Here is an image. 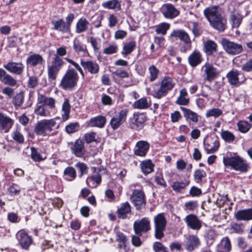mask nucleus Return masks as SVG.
Instances as JSON below:
<instances>
[{
	"instance_id": "obj_1",
	"label": "nucleus",
	"mask_w": 252,
	"mask_h": 252,
	"mask_svg": "<svg viewBox=\"0 0 252 252\" xmlns=\"http://www.w3.org/2000/svg\"><path fill=\"white\" fill-rule=\"evenodd\" d=\"M204 14L211 26L219 32H223L227 28V19L222 8L212 5L204 10Z\"/></svg>"
},
{
	"instance_id": "obj_2",
	"label": "nucleus",
	"mask_w": 252,
	"mask_h": 252,
	"mask_svg": "<svg viewBox=\"0 0 252 252\" xmlns=\"http://www.w3.org/2000/svg\"><path fill=\"white\" fill-rule=\"evenodd\" d=\"M55 99L52 97H47L42 94H38L37 98V105L34 110L36 115L42 117H48L50 115L49 108L53 109L55 108Z\"/></svg>"
},
{
	"instance_id": "obj_3",
	"label": "nucleus",
	"mask_w": 252,
	"mask_h": 252,
	"mask_svg": "<svg viewBox=\"0 0 252 252\" xmlns=\"http://www.w3.org/2000/svg\"><path fill=\"white\" fill-rule=\"evenodd\" d=\"M77 72L73 68H69L63 77L60 86L65 90H71L77 84L78 81Z\"/></svg>"
},
{
	"instance_id": "obj_4",
	"label": "nucleus",
	"mask_w": 252,
	"mask_h": 252,
	"mask_svg": "<svg viewBox=\"0 0 252 252\" xmlns=\"http://www.w3.org/2000/svg\"><path fill=\"white\" fill-rule=\"evenodd\" d=\"M223 162L226 166H231L236 171L241 172L247 171L249 165L246 161L239 156L223 157Z\"/></svg>"
},
{
	"instance_id": "obj_5",
	"label": "nucleus",
	"mask_w": 252,
	"mask_h": 252,
	"mask_svg": "<svg viewBox=\"0 0 252 252\" xmlns=\"http://www.w3.org/2000/svg\"><path fill=\"white\" fill-rule=\"evenodd\" d=\"M154 236L156 239L160 240L164 236V232L167 225L165 214L161 213L156 215L154 218Z\"/></svg>"
},
{
	"instance_id": "obj_6",
	"label": "nucleus",
	"mask_w": 252,
	"mask_h": 252,
	"mask_svg": "<svg viewBox=\"0 0 252 252\" xmlns=\"http://www.w3.org/2000/svg\"><path fill=\"white\" fill-rule=\"evenodd\" d=\"M175 84L172 78L169 76H165L160 82V87L154 90L153 96L158 99L165 96L168 92L171 91L174 87Z\"/></svg>"
},
{
	"instance_id": "obj_7",
	"label": "nucleus",
	"mask_w": 252,
	"mask_h": 252,
	"mask_svg": "<svg viewBox=\"0 0 252 252\" xmlns=\"http://www.w3.org/2000/svg\"><path fill=\"white\" fill-rule=\"evenodd\" d=\"M56 124L54 119H44L36 123L33 131L38 135L45 136L47 132H51L53 130Z\"/></svg>"
},
{
	"instance_id": "obj_8",
	"label": "nucleus",
	"mask_w": 252,
	"mask_h": 252,
	"mask_svg": "<svg viewBox=\"0 0 252 252\" xmlns=\"http://www.w3.org/2000/svg\"><path fill=\"white\" fill-rule=\"evenodd\" d=\"M229 20L232 28L238 29L242 23L243 18L247 16L249 12L247 11L245 13L240 9L229 8Z\"/></svg>"
},
{
	"instance_id": "obj_9",
	"label": "nucleus",
	"mask_w": 252,
	"mask_h": 252,
	"mask_svg": "<svg viewBox=\"0 0 252 252\" xmlns=\"http://www.w3.org/2000/svg\"><path fill=\"white\" fill-rule=\"evenodd\" d=\"M221 44L226 53L230 55H238L243 51L242 44L231 41L225 38L221 39Z\"/></svg>"
},
{
	"instance_id": "obj_10",
	"label": "nucleus",
	"mask_w": 252,
	"mask_h": 252,
	"mask_svg": "<svg viewBox=\"0 0 252 252\" xmlns=\"http://www.w3.org/2000/svg\"><path fill=\"white\" fill-rule=\"evenodd\" d=\"M64 64L63 60L58 56H55L50 64L48 65V76L49 79L55 80L57 76Z\"/></svg>"
},
{
	"instance_id": "obj_11",
	"label": "nucleus",
	"mask_w": 252,
	"mask_h": 252,
	"mask_svg": "<svg viewBox=\"0 0 252 252\" xmlns=\"http://www.w3.org/2000/svg\"><path fill=\"white\" fill-rule=\"evenodd\" d=\"M226 78L231 86L238 87L243 84L246 78L243 73L235 69H233L227 72Z\"/></svg>"
},
{
	"instance_id": "obj_12",
	"label": "nucleus",
	"mask_w": 252,
	"mask_h": 252,
	"mask_svg": "<svg viewBox=\"0 0 252 252\" xmlns=\"http://www.w3.org/2000/svg\"><path fill=\"white\" fill-rule=\"evenodd\" d=\"M150 229V220L148 217L143 218L141 220L135 221L133 223L134 232L139 236H141L143 233L149 231Z\"/></svg>"
},
{
	"instance_id": "obj_13",
	"label": "nucleus",
	"mask_w": 252,
	"mask_h": 252,
	"mask_svg": "<svg viewBox=\"0 0 252 252\" xmlns=\"http://www.w3.org/2000/svg\"><path fill=\"white\" fill-rule=\"evenodd\" d=\"M130 200L137 210H140L146 205L145 194L142 190L134 189L130 196Z\"/></svg>"
},
{
	"instance_id": "obj_14",
	"label": "nucleus",
	"mask_w": 252,
	"mask_h": 252,
	"mask_svg": "<svg viewBox=\"0 0 252 252\" xmlns=\"http://www.w3.org/2000/svg\"><path fill=\"white\" fill-rule=\"evenodd\" d=\"M19 244L23 250L28 251L32 243V240L24 230H19L16 234Z\"/></svg>"
},
{
	"instance_id": "obj_15",
	"label": "nucleus",
	"mask_w": 252,
	"mask_h": 252,
	"mask_svg": "<svg viewBox=\"0 0 252 252\" xmlns=\"http://www.w3.org/2000/svg\"><path fill=\"white\" fill-rule=\"evenodd\" d=\"M127 112V109H122L111 119L110 124L113 129H117L126 121Z\"/></svg>"
},
{
	"instance_id": "obj_16",
	"label": "nucleus",
	"mask_w": 252,
	"mask_h": 252,
	"mask_svg": "<svg viewBox=\"0 0 252 252\" xmlns=\"http://www.w3.org/2000/svg\"><path fill=\"white\" fill-rule=\"evenodd\" d=\"M80 64L85 70L91 74L95 75L99 71V66L96 62L81 60Z\"/></svg>"
},
{
	"instance_id": "obj_17",
	"label": "nucleus",
	"mask_w": 252,
	"mask_h": 252,
	"mask_svg": "<svg viewBox=\"0 0 252 252\" xmlns=\"http://www.w3.org/2000/svg\"><path fill=\"white\" fill-rule=\"evenodd\" d=\"M184 220L187 226L193 230H198L202 227L201 221L193 214L187 215Z\"/></svg>"
},
{
	"instance_id": "obj_18",
	"label": "nucleus",
	"mask_w": 252,
	"mask_h": 252,
	"mask_svg": "<svg viewBox=\"0 0 252 252\" xmlns=\"http://www.w3.org/2000/svg\"><path fill=\"white\" fill-rule=\"evenodd\" d=\"M3 67L9 72L16 75H21L24 69V65L21 62H10L4 64Z\"/></svg>"
},
{
	"instance_id": "obj_19",
	"label": "nucleus",
	"mask_w": 252,
	"mask_h": 252,
	"mask_svg": "<svg viewBox=\"0 0 252 252\" xmlns=\"http://www.w3.org/2000/svg\"><path fill=\"white\" fill-rule=\"evenodd\" d=\"M200 244V240L196 235H190L187 237L184 246L187 251L191 252L198 248Z\"/></svg>"
},
{
	"instance_id": "obj_20",
	"label": "nucleus",
	"mask_w": 252,
	"mask_h": 252,
	"mask_svg": "<svg viewBox=\"0 0 252 252\" xmlns=\"http://www.w3.org/2000/svg\"><path fill=\"white\" fill-rule=\"evenodd\" d=\"M14 124V120L0 112V130L7 132Z\"/></svg>"
},
{
	"instance_id": "obj_21",
	"label": "nucleus",
	"mask_w": 252,
	"mask_h": 252,
	"mask_svg": "<svg viewBox=\"0 0 252 252\" xmlns=\"http://www.w3.org/2000/svg\"><path fill=\"white\" fill-rule=\"evenodd\" d=\"M171 37L179 38L180 40L183 41L187 46L191 47V39L188 33L182 30H174L170 34Z\"/></svg>"
},
{
	"instance_id": "obj_22",
	"label": "nucleus",
	"mask_w": 252,
	"mask_h": 252,
	"mask_svg": "<svg viewBox=\"0 0 252 252\" xmlns=\"http://www.w3.org/2000/svg\"><path fill=\"white\" fill-rule=\"evenodd\" d=\"M150 147L149 144L145 141H139L137 142L134 150L135 155L144 157L146 155Z\"/></svg>"
},
{
	"instance_id": "obj_23",
	"label": "nucleus",
	"mask_w": 252,
	"mask_h": 252,
	"mask_svg": "<svg viewBox=\"0 0 252 252\" xmlns=\"http://www.w3.org/2000/svg\"><path fill=\"white\" fill-rule=\"evenodd\" d=\"M43 62V59L42 56L38 54H32L30 55L26 60L27 65L30 67L42 65Z\"/></svg>"
},
{
	"instance_id": "obj_24",
	"label": "nucleus",
	"mask_w": 252,
	"mask_h": 252,
	"mask_svg": "<svg viewBox=\"0 0 252 252\" xmlns=\"http://www.w3.org/2000/svg\"><path fill=\"white\" fill-rule=\"evenodd\" d=\"M131 206L128 202L122 203L117 211V215L118 218L126 219L128 215L131 213Z\"/></svg>"
},
{
	"instance_id": "obj_25",
	"label": "nucleus",
	"mask_w": 252,
	"mask_h": 252,
	"mask_svg": "<svg viewBox=\"0 0 252 252\" xmlns=\"http://www.w3.org/2000/svg\"><path fill=\"white\" fill-rule=\"evenodd\" d=\"M72 153L76 157H82L85 154V148L83 142L80 140H77L71 147Z\"/></svg>"
},
{
	"instance_id": "obj_26",
	"label": "nucleus",
	"mask_w": 252,
	"mask_h": 252,
	"mask_svg": "<svg viewBox=\"0 0 252 252\" xmlns=\"http://www.w3.org/2000/svg\"><path fill=\"white\" fill-rule=\"evenodd\" d=\"M163 8L162 13L166 18L173 19L179 14V11L170 3L165 4Z\"/></svg>"
},
{
	"instance_id": "obj_27",
	"label": "nucleus",
	"mask_w": 252,
	"mask_h": 252,
	"mask_svg": "<svg viewBox=\"0 0 252 252\" xmlns=\"http://www.w3.org/2000/svg\"><path fill=\"white\" fill-rule=\"evenodd\" d=\"M238 220L249 221L252 220V208L238 211L234 215Z\"/></svg>"
},
{
	"instance_id": "obj_28",
	"label": "nucleus",
	"mask_w": 252,
	"mask_h": 252,
	"mask_svg": "<svg viewBox=\"0 0 252 252\" xmlns=\"http://www.w3.org/2000/svg\"><path fill=\"white\" fill-rule=\"evenodd\" d=\"M131 123L137 128L143 127L144 123L146 121V117L144 113H135L133 117L130 118Z\"/></svg>"
},
{
	"instance_id": "obj_29",
	"label": "nucleus",
	"mask_w": 252,
	"mask_h": 252,
	"mask_svg": "<svg viewBox=\"0 0 252 252\" xmlns=\"http://www.w3.org/2000/svg\"><path fill=\"white\" fill-rule=\"evenodd\" d=\"M201 54L198 50H194L188 57V62L191 67H194L202 61Z\"/></svg>"
},
{
	"instance_id": "obj_30",
	"label": "nucleus",
	"mask_w": 252,
	"mask_h": 252,
	"mask_svg": "<svg viewBox=\"0 0 252 252\" xmlns=\"http://www.w3.org/2000/svg\"><path fill=\"white\" fill-rule=\"evenodd\" d=\"M0 81L10 86H14L17 83L16 80L2 68H0Z\"/></svg>"
},
{
	"instance_id": "obj_31",
	"label": "nucleus",
	"mask_w": 252,
	"mask_h": 252,
	"mask_svg": "<svg viewBox=\"0 0 252 252\" xmlns=\"http://www.w3.org/2000/svg\"><path fill=\"white\" fill-rule=\"evenodd\" d=\"M53 26V29L61 32L63 33L68 32L70 29L65 24V22L63 19H60L58 20H53L51 22Z\"/></svg>"
},
{
	"instance_id": "obj_32",
	"label": "nucleus",
	"mask_w": 252,
	"mask_h": 252,
	"mask_svg": "<svg viewBox=\"0 0 252 252\" xmlns=\"http://www.w3.org/2000/svg\"><path fill=\"white\" fill-rule=\"evenodd\" d=\"M231 249L230 241L228 237H223L216 248L217 252H229Z\"/></svg>"
},
{
	"instance_id": "obj_33",
	"label": "nucleus",
	"mask_w": 252,
	"mask_h": 252,
	"mask_svg": "<svg viewBox=\"0 0 252 252\" xmlns=\"http://www.w3.org/2000/svg\"><path fill=\"white\" fill-rule=\"evenodd\" d=\"M203 67H205L204 72L206 75V79L209 81L214 79L218 74L217 69L208 63H206Z\"/></svg>"
},
{
	"instance_id": "obj_34",
	"label": "nucleus",
	"mask_w": 252,
	"mask_h": 252,
	"mask_svg": "<svg viewBox=\"0 0 252 252\" xmlns=\"http://www.w3.org/2000/svg\"><path fill=\"white\" fill-rule=\"evenodd\" d=\"M106 118L102 116H98L92 118L88 122V126L91 127H98L102 128L104 127L106 123Z\"/></svg>"
},
{
	"instance_id": "obj_35",
	"label": "nucleus",
	"mask_w": 252,
	"mask_h": 252,
	"mask_svg": "<svg viewBox=\"0 0 252 252\" xmlns=\"http://www.w3.org/2000/svg\"><path fill=\"white\" fill-rule=\"evenodd\" d=\"M180 109L183 112L184 116L186 120H189L195 123L198 122L199 116L197 113L184 107H181Z\"/></svg>"
},
{
	"instance_id": "obj_36",
	"label": "nucleus",
	"mask_w": 252,
	"mask_h": 252,
	"mask_svg": "<svg viewBox=\"0 0 252 252\" xmlns=\"http://www.w3.org/2000/svg\"><path fill=\"white\" fill-rule=\"evenodd\" d=\"M71 106L69 104V100L68 98H65L62 104V121L64 122L67 121L70 116Z\"/></svg>"
},
{
	"instance_id": "obj_37",
	"label": "nucleus",
	"mask_w": 252,
	"mask_h": 252,
	"mask_svg": "<svg viewBox=\"0 0 252 252\" xmlns=\"http://www.w3.org/2000/svg\"><path fill=\"white\" fill-rule=\"evenodd\" d=\"M73 49L77 54L82 53L85 55L88 53V50L86 45L83 44L79 40L75 39L73 42Z\"/></svg>"
},
{
	"instance_id": "obj_38",
	"label": "nucleus",
	"mask_w": 252,
	"mask_h": 252,
	"mask_svg": "<svg viewBox=\"0 0 252 252\" xmlns=\"http://www.w3.org/2000/svg\"><path fill=\"white\" fill-rule=\"evenodd\" d=\"M150 106V101H149L146 97L141 98L135 101L132 104L134 108L138 109H147Z\"/></svg>"
},
{
	"instance_id": "obj_39",
	"label": "nucleus",
	"mask_w": 252,
	"mask_h": 252,
	"mask_svg": "<svg viewBox=\"0 0 252 252\" xmlns=\"http://www.w3.org/2000/svg\"><path fill=\"white\" fill-rule=\"evenodd\" d=\"M189 99L188 97V93L185 89H182L180 91V95L177 98L176 103L179 105H187L189 103Z\"/></svg>"
},
{
	"instance_id": "obj_40",
	"label": "nucleus",
	"mask_w": 252,
	"mask_h": 252,
	"mask_svg": "<svg viewBox=\"0 0 252 252\" xmlns=\"http://www.w3.org/2000/svg\"><path fill=\"white\" fill-rule=\"evenodd\" d=\"M102 6L109 9H113L120 10L121 9V2L119 0H110L104 2L102 3Z\"/></svg>"
},
{
	"instance_id": "obj_41",
	"label": "nucleus",
	"mask_w": 252,
	"mask_h": 252,
	"mask_svg": "<svg viewBox=\"0 0 252 252\" xmlns=\"http://www.w3.org/2000/svg\"><path fill=\"white\" fill-rule=\"evenodd\" d=\"M89 25V23L86 19L81 18L76 23V32L80 33L86 31L88 28Z\"/></svg>"
},
{
	"instance_id": "obj_42",
	"label": "nucleus",
	"mask_w": 252,
	"mask_h": 252,
	"mask_svg": "<svg viewBox=\"0 0 252 252\" xmlns=\"http://www.w3.org/2000/svg\"><path fill=\"white\" fill-rule=\"evenodd\" d=\"M154 164L151 160H146L140 163V167L142 172L147 175L154 171Z\"/></svg>"
},
{
	"instance_id": "obj_43",
	"label": "nucleus",
	"mask_w": 252,
	"mask_h": 252,
	"mask_svg": "<svg viewBox=\"0 0 252 252\" xmlns=\"http://www.w3.org/2000/svg\"><path fill=\"white\" fill-rule=\"evenodd\" d=\"M217 44L213 40H207L204 43L205 52L208 55H211L217 51Z\"/></svg>"
},
{
	"instance_id": "obj_44",
	"label": "nucleus",
	"mask_w": 252,
	"mask_h": 252,
	"mask_svg": "<svg viewBox=\"0 0 252 252\" xmlns=\"http://www.w3.org/2000/svg\"><path fill=\"white\" fill-rule=\"evenodd\" d=\"M136 45V42L133 40L125 43L123 46L121 54L124 56L130 54L135 48Z\"/></svg>"
},
{
	"instance_id": "obj_45",
	"label": "nucleus",
	"mask_w": 252,
	"mask_h": 252,
	"mask_svg": "<svg viewBox=\"0 0 252 252\" xmlns=\"http://www.w3.org/2000/svg\"><path fill=\"white\" fill-rule=\"evenodd\" d=\"M64 179L68 181H73L76 177V172L74 168L67 167L63 172Z\"/></svg>"
},
{
	"instance_id": "obj_46",
	"label": "nucleus",
	"mask_w": 252,
	"mask_h": 252,
	"mask_svg": "<svg viewBox=\"0 0 252 252\" xmlns=\"http://www.w3.org/2000/svg\"><path fill=\"white\" fill-rule=\"evenodd\" d=\"M239 131L245 133L249 131L252 125L246 121H240L237 124Z\"/></svg>"
},
{
	"instance_id": "obj_47",
	"label": "nucleus",
	"mask_w": 252,
	"mask_h": 252,
	"mask_svg": "<svg viewBox=\"0 0 252 252\" xmlns=\"http://www.w3.org/2000/svg\"><path fill=\"white\" fill-rule=\"evenodd\" d=\"M24 94L23 92L17 94L13 98L12 103L16 108L22 106L24 102Z\"/></svg>"
},
{
	"instance_id": "obj_48",
	"label": "nucleus",
	"mask_w": 252,
	"mask_h": 252,
	"mask_svg": "<svg viewBox=\"0 0 252 252\" xmlns=\"http://www.w3.org/2000/svg\"><path fill=\"white\" fill-rule=\"evenodd\" d=\"M220 135L221 138L228 143H232L235 138V135L228 130H222Z\"/></svg>"
},
{
	"instance_id": "obj_49",
	"label": "nucleus",
	"mask_w": 252,
	"mask_h": 252,
	"mask_svg": "<svg viewBox=\"0 0 252 252\" xmlns=\"http://www.w3.org/2000/svg\"><path fill=\"white\" fill-rule=\"evenodd\" d=\"M189 184V182H174L171 185L172 189L177 192H181Z\"/></svg>"
},
{
	"instance_id": "obj_50",
	"label": "nucleus",
	"mask_w": 252,
	"mask_h": 252,
	"mask_svg": "<svg viewBox=\"0 0 252 252\" xmlns=\"http://www.w3.org/2000/svg\"><path fill=\"white\" fill-rule=\"evenodd\" d=\"M148 70L150 73V81L151 82L155 81L159 75V70L154 65H151Z\"/></svg>"
},
{
	"instance_id": "obj_51",
	"label": "nucleus",
	"mask_w": 252,
	"mask_h": 252,
	"mask_svg": "<svg viewBox=\"0 0 252 252\" xmlns=\"http://www.w3.org/2000/svg\"><path fill=\"white\" fill-rule=\"evenodd\" d=\"M206 176V172L200 169H196L193 174L194 180L197 183H201L202 181V179L205 177Z\"/></svg>"
},
{
	"instance_id": "obj_52",
	"label": "nucleus",
	"mask_w": 252,
	"mask_h": 252,
	"mask_svg": "<svg viewBox=\"0 0 252 252\" xmlns=\"http://www.w3.org/2000/svg\"><path fill=\"white\" fill-rule=\"evenodd\" d=\"M75 166L80 173L79 177L81 178L84 174L87 173L88 167L86 163L79 162L75 164Z\"/></svg>"
},
{
	"instance_id": "obj_53",
	"label": "nucleus",
	"mask_w": 252,
	"mask_h": 252,
	"mask_svg": "<svg viewBox=\"0 0 252 252\" xmlns=\"http://www.w3.org/2000/svg\"><path fill=\"white\" fill-rule=\"evenodd\" d=\"M170 25L168 23H162L158 25L156 29V32L158 34L164 35L166 33L167 31L169 29Z\"/></svg>"
},
{
	"instance_id": "obj_54",
	"label": "nucleus",
	"mask_w": 252,
	"mask_h": 252,
	"mask_svg": "<svg viewBox=\"0 0 252 252\" xmlns=\"http://www.w3.org/2000/svg\"><path fill=\"white\" fill-rule=\"evenodd\" d=\"M116 241L119 243V247L120 248H126V243L127 241L126 235L121 232H118L116 234Z\"/></svg>"
},
{
	"instance_id": "obj_55",
	"label": "nucleus",
	"mask_w": 252,
	"mask_h": 252,
	"mask_svg": "<svg viewBox=\"0 0 252 252\" xmlns=\"http://www.w3.org/2000/svg\"><path fill=\"white\" fill-rule=\"evenodd\" d=\"M31 158L34 161H40L44 160L45 158H43L37 150L34 147H31Z\"/></svg>"
},
{
	"instance_id": "obj_56",
	"label": "nucleus",
	"mask_w": 252,
	"mask_h": 252,
	"mask_svg": "<svg viewBox=\"0 0 252 252\" xmlns=\"http://www.w3.org/2000/svg\"><path fill=\"white\" fill-rule=\"evenodd\" d=\"M12 137L18 143L22 144L24 142V137L23 135L20 132L19 130L17 129L12 132Z\"/></svg>"
},
{
	"instance_id": "obj_57",
	"label": "nucleus",
	"mask_w": 252,
	"mask_h": 252,
	"mask_svg": "<svg viewBox=\"0 0 252 252\" xmlns=\"http://www.w3.org/2000/svg\"><path fill=\"white\" fill-rule=\"evenodd\" d=\"M222 111L219 108H213L209 110L206 113V117L209 118L210 117H214V118H218L221 115Z\"/></svg>"
},
{
	"instance_id": "obj_58",
	"label": "nucleus",
	"mask_w": 252,
	"mask_h": 252,
	"mask_svg": "<svg viewBox=\"0 0 252 252\" xmlns=\"http://www.w3.org/2000/svg\"><path fill=\"white\" fill-rule=\"evenodd\" d=\"M38 84V80L36 76L32 75L29 77L27 82V86L28 88L34 89L37 86Z\"/></svg>"
},
{
	"instance_id": "obj_59",
	"label": "nucleus",
	"mask_w": 252,
	"mask_h": 252,
	"mask_svg": "<svg viewBox=\"0 0 252 252\" xmlns=\"http://www.w3.org/2000/svg\"><path fill=\"white\" fill-rule=\"evenodd\" d=\"M79 125L78 123H70L65 127V130L68 133H72L78 131Z\"/></svg>"
},
{
	"instance_id": "obj_60",
	"label": "nucleus",
	"mask_w": 252,
	"mask_h": 252,
	"mask_svg": "<svg viewBox=\"0 0 252 252\" xmlns=\"http://www.w3.org/2000/svg\"><path fill=\"white\" fill-rule=\"evenodd\" d=\"M64 60L66 61H67L68 63L72 64L79 72V73H80V74L81 75V76H82L83 78L84 77L85 74H84V71H83L82 68L80 67V66L77 63L75 62L72 60H71L69 58H64Z\"/></svg>"
},
{
	"instance_id": "obj_61",
	"label": "nucleus",
	"mask_w": 252,
	"mask_h": 252,
	"mask_svg": "<svg viewBox=\"0 0 252 252\" xmlns=\"http://www.w3.org/2000/svg\"><path fill=\"white\" fill-rule=\"evenodd\" d=\"M64 60L66 61H67L68 63L72 64L79 72V73H80V74L81 75V76H82L83 78L84 77L85 74H84V71H83L82 68L80 67V66L77 63L75 62L72 60H71L69 58H64Z\"/></svg>"
},
{
	"instance_id": "obj_62",
	"label": "nucleus",
	"mask_w": 252,
	"mask_h": 252,
	"mask_svg": "<svg viewBox=\"0 0 252 252\" xmlns=\"http://www.w3.org/2000/svg\"><path fill=\"white\" fill-rule=\"evenodd\" d=\"M64 60L66 61H67L68 63L72 64L79 72V73H80V74L81 75V76H82L83 78L84 77L85 74H84V71H83L82 68L80 67V66L77 63L75 62L72 60H71L69 58H64Z\"/></svg>"
},
{
	"instance_id": "obj_63",
	"label": "nucleus",
	"mask_w": 252,
	"mask_h": 252,
	"mask_svg": "<svg viewBox=\"0 0 252 252\" xmlns=\"http://www.w3.org/2000/svg\"><path fill=\"white\" fill-rule=\"evenodd\" d=\"M219 146V142L218 141H215L213 142V146L211 148H209L208 145H207L206 144L204 143L205 149L207 154H211L215 152L218 149Z\"/></svg>"
},
{
	"instance_id": "obj_64",
	"label": "nucleus",
	"mask_w": 252,
	"mask_h": 252,
	"mask_svg": "<svg viewBox=\"0 0 252 252\" xmlns=\"http://www.w3.org/2000/svg\"><path fill=\"white\" fill-rule=\"evenodd\" d=\"M118 47L116 45H111L105 48L103 51V54L110 55L116 53L117 52Z\"/></svg>"
}]
</instances>
